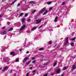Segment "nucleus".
Returning a JSON list of instances; mask_svg holds the SVG:
<instances>
[{
  "label": "nucleus",
  "mask_w": 76,
  "mask_h": 76,
  "mask_svg": "<svg viewBox=\"0 0 76 76\" xmlns=\"http://www.w3.org/2000/svg\"><path fill=\"white\" fill-rule=\"evenodd\" d=\"M45 8H44L43 9H42L39 12V13L40 14H41V13H42L44 11H45Z\"/></svg>",
  "instance_id": "1"
},
{
  "label": "nucleus",
  "mask_w": 76,
  "mask_h": 76,
  "mask_svg": "<svg viewBox=\"0 0 76 76\" xmlns=\"http://www.w3.org/2000/svg\"><path fill=\"white\" fill-rule=\"evenodd\" d=\"M65 41L66 42L65 43L64 45H67V44L68 43V37L66 38Z\"/></svg>",
  "instance_id": "2"
},
{
  "label": "nucleus",
  "mask_w": 76,
  "mask_h": 76,
  "mask_svg": "<svg viewBox=\"0 0 76 76\" xmlns=\"http://www.w3.org/2000/svg\"><path fill=\"white\" fill-rule=\"evenodd\" d=\"M28 59V57H25V58L24 59L23 61V62H25Z\"/></svg>",
  "instance_id": "3"
},
{
  "label": "nucleus",
  "mask_w": 76,
  "mask_h": 76,
  "mask_svg": "<svg viewBox=\"0 0 76 76\" xmlns=\"http://www.w3.org/2000/svg\"><path fill=\"white\" fill-rule=\"evenodd\" d=\"M25 28V25H23L20 28V30L22 31L23 29H24Z\"/></svg>",
  "instance_id": "4"
},
{
  "label": "nucleus",
  "mask_w": 76,
  "mask_h": 76,
  "mask_svg": "<svg viewBox=\"0 0 76 76\" xmlns=\"http://www.w3.org/2000/svg\"><path fill=\"white\" fill-rule=\"evenodd\" d=\"M41 22V20L38 19L36 20V23H39Z\"/></svg>",
  "instance_id": "5"
},
{
  "label": "nucleus",
  "mask_w": 76,
  "mask_h": 76,
  "mask_svg": "<svg viewBox=\"0 0 76 76\" xmlns=\"http://www.w3.org/2000/svg\"><path fill=\"white\" fill-rule=\"evenodd\" d=\"M60 68H59L57 70V71L56 72V73H58L59 72H60Z\"/></svg>",
  "instance_id": "6"
},
{
  "label": "nucleus",
  "mask_w": 76,
  "mask_h": 76,
  "mask_svg": "<svg viewBox=\"0 0 76 76\" xmlns=\"http://www.w3.org/2000/svg\"><path fill=\"white\" fill-rule=\"evenodd\" d=\"M76 66H75V65H73L72 67V70H74V69H76Z\"/></svg>",
  "instance_id": "7"
},
{
  "label": "nucleus",
  "mask_w": 76,
  "mask_h": 76,
  "mask_svg": "<svg viewBox=\"0 0 76 76\" xmlns=\"http://www.w3.org/2000/svg\"><path fill=\"white\" fill-rule=\"evenodd\" d=\"M8 68H9V67H7H7H5L4 68V70H3V72L5 71V70H7Z\"/></svg>",
  "instance_id": "8"
},
{
  "label": "nucleus",
  "mask_w": 76,
  "mask_h": 76,
  "mask_svg": "<svg viewBox=\"0 0 76 76\" xmlns=\"http://www.w3.org/2000/svg\"><path fill=\"white\" fill-rule=\"evenodd\" d=\"M30 3L31 4H35V3H37V2L34 1H31Z\"/></svg>",
  "instance_id": "9"
},
{
  "label": "nucleus",
  "mask_w": 76,
  "mask_h": 76,
  "mask_svg": "<svg viewBox=\"0 0 76 76\" xmlns=\"http://www.w3.org/2000/svg\"><path fill=\"white\" fill-rule=\"evenodd\" d=\"M25 18H23L22 19V23H24L25 22Z\"/></svg>",
  "instance_id": "10"
},
{
  "label": "nucleus",
  "mask_w": 76,
  "mask_h": 76,
  "mask_svg": "<svg viewBox=\"0 0 76 76\" xmlns=\"http://www.w3.org/2000/svg\"><path fill=\"white\" fill-rule=\"evenodd\" d=\"M50 64V62H48L45 63L44 65H45V66L46 65H48V64Z\"/></svg>",
  "instance_id": "11"
},
{
  "label": "nucleus",
  "mask_w": 76,
  "mask_h": 76,
  "mask_svg": "<svg viewBox=\"0 0 76 76\" xmlns=\"http://www.w3.org/2000/svg\"><path fill=\"white\" fill-rule=\"evenodd\" d=\"M57 19H58V17L56 16L55 19V22H57Z\"/></svg>",
  "instance_id": "12"
},
{
  "label": "nucleus",
  "mask_w": 76,
  "mask_h": 76,
  "mask_svg": "<svg viewBox=\"0 0 76 76\" xmlns=\"http://www.w3.org/2000/svg\"><path fill=\"white\" fill-rule=\"evenodd\" d=\"M5 59L7 60V61H9L10 60V59H9V58L8 57H6L5 58Z\"/></svg>",
  "instance_id": "13"
},
{
  "label": "nucleus",
  "mask_w": 76,
  "mask_h": 76,
  "mask_svg": "<svg viewBox=\"0 0 76 76\" xmlns=\"http://www.w3.org/2000/svg\"><path fill=\"white\" fill-rule=\"evenodd\" d=\"M11 55H13V56H15V53L14 52H11Z\"/></svg>",
  "instance_id": "14"
},
{
  "label": "nucleus",
  "mask_w": 76,
  "mask_h": 76,
  "mask_svg": "<svg viewBox=\"0 0 76 76\" xmlns=\"http://www.w3.org/2000/svg\"><path fill=\"white\" fill-rule=\"evenodd\" d=\"M48 12V11H47V10H46L45 12L43 13V15H46V14H47V13Z\"/></svg>",
  "instance_id": "15"
},
{
  "label": "nucleus",
  "mask_w": 76,
  "mask_h": 76,
  "mask_svg": "<svg viewBox=\"0 0 76 76\" xmlns=\"http://www.w3.org/2000/svg\"><path fill=\"white\" fill-rule=\"evenodd\" d=\"M13 29V28H11L10 29H9L8 31H12Z\"/></svg>",
  "instance_id": "16"
},
{
  "label": "nucleus",
  "mask_w": 76,
  "mask_h": 76,
  "mask_svg": "<svg viewBox=\"0 0 76 76\" xmlns=\"http://www.w3.org/2000/svg\"><path fill=\"white\" fill-rule=\"evenodd\" d=\"M37 28V27L35 26L33 28H31L32 31H34V30H35Z\"/></svg>",
  "instance_id": "17"
},
{
  "label": "nucleus",
  "mask_w": 76,
  "mask_h": 76,
  "mask_svg": "<svg viewBox=\"0 0 76 76\" xmlns=\"http://www.w3.org/2000/svg\"><path fill=\"white\" fill-rule=\"evenodd\" d=\"M6 34V31H4V32H2V34Z\"/></svg>",
  "instance_id": "18"
},
{
  "label": "nucleus",
  "mask_w": 76,
  "mask_h": 76,
  "mask_svg": "<svg viewBox=\"0 0 76 76\" xmlns=\"http://www.w3.org/2000/svg\"><path fill=\"white\" fill-rule=\"evenodd\" d=\"M37 10H34L32 12V13H35V12H37Z\"/></svg>",
  "instance_id": "19"
},
{
  "label": "nucleus",
  "mask_w": 76,
  "mask_h": 76,
  "mask_svg": "<svg viewBox=\"0 0 76 76\" xmlns=\"http://www.w3.org/2000/svg\"><path fill=\"white\" fill-rule=\"evenodd\" d=\"M16 1V0H15V1H13L11 4V5L12 6V4H13L14 3H15V2Z\"/></svg>",
  "instance_id": "20"
},
{
  "label": "nucleus",
  "mask_w": 76,
  "mask_h": 76,
  "mask_svg": "<svg viewBox=\"0 0 76 76\" xmlns=\"http://www.w3.org/2000/svg\"><path fill=\"white\" fill-rule=\"evenodd\" d=\"M36 62V61L35 60H34V61H33L32 62V63H34V64H35V62Z\"/></svg>",
  "instance_id": "21"
},
{
  "label": "nucleus",
  "mask_w": 76,
  "mask_h": 76,
  "mask_svg": "<svg viewBox=\"0 0 76 76\" xmlns=\"http://www.w3.org/2000/svg\"><path fill=\"white\" fill-rule=\"evenodd\" d=\"M16 62H18L19 61V59L18 58H17L16 61H15Z\"/></svg>",
  "instance_id": "22"
},
{
  "label": "nucleus",
  "mask_w": 76,
  "mask_h": 76,
  "mask_svg": "<svg viewBox=\"0 0 76 76\" xmlns=\"http://www.w3.org/2000/svg\"><path fill=\"white\" fill-rule=\"evenodd\" d=\"M76 39V38L74 37V38H72L71 39V41H74Z\"/></svg>",
  "instance_id": "23"
},
{
  "label": "nucleus",
  "mask_w": 76,
  "mask_h": 76,
  "mask_svg": "<svg viewBox=\"0 0 76 76\" xmlns=\"http://www.w3.org/2000/svg\"><path fill=\"white\" fill-rule=\"evenodd\" d=\"M56 64H57V63H55L53 65L54 67V66H56Z\"/></svg>",
  "instance_id": "24"
},
{
  "label": "nucleus",
  "mask_w": 76,
  "mask_h": 76,
  "mask_svg": "<svg viewBox=\"0 0 76 76\" xmlns=\"http://www.w3.org/2000/svg\"><path fill=\"white\" fill-rule=\"evenodd\" d=\"M66 67L65 66L64 68H63V70H66Z\"/></svg>",
  "instance_id": "25"
},
{
  "label": "nucleus",
  "mask_w": 76,
  "mask_h": 76,
  "mask_svg": "<svg viewBox=\"0 0 76 76\" xmlns=\"http://www.w3.org/2000/svg\"><path fill=\"white\" fill-rule=\"evenodd\" d=\"M23 15V13H21L20 14V16H22V15Z\"/></svg>",
  "instance_id": "26"
},
{
  "label": "nucleus",
  "mask_w": 76,
  "mask_h": 76,
  "mask_svg": "<svg viewBox=\"0 0 76 76\" xmlns=\"http://www.w3.org/2000/svg\"><path fill=\"white\" fill-rule=\"evenodd\" d=\"M31 21V20L29 19H28L27 20V22H30Z\"/></svg>",
  "instance_id": "27"
},
{
  "label": "nucleus",
  "mask_w": 76,
  "mask_h": 76,
  "mask_svg": "<svg viewBox=\"0 0 76 76\" xmlns=\"http://www.w3.org/2000/svg\"><path fill=\"white\" fill-rule=\"evenodd\" d=\"M40 61L41 62H42V61H44V60L43 59H40Z\"/></svg>",
  "instance_id": "28"
},
{
  "label": "nucleus",
  "mask_w": 76,
  "mask_h": 76,
  "mask_svg": "<svg viewBox=\"0 0 76 76\" xmlns=\"http://www.w3.org/2000/svg\"><path fill=\"white\" fill-rule=\"evenodd\" d=\"M71 46H74V44H73V43H71Z\"/></svg>",
  "instance_id": "29"
},
{
  "label": "nucleus",
  "mask_w": 76,
  "mask_h": 76,
  "mask_svg": "<svg viewBox=\"0 0 76 76\" xmlns=\"http://www.w3.org/2000/svg\"><path fill=\"white\" fill-rule=\"evenodd\" d=\"M28 15V13L26 14L25 15V17H26V16H27Z\"/></svg>",
  "instance_id": "30"
},
{
  "label": "nucleus",
  "mask_w": 76,
  "mask_h": 76,
  "mask_svg": "<svg viewBox=\"0 0 76 76\" xmlns=\"http://www.w3.org/2000/svg\"><path fill=\"white\" fill-rule=\"evenodd\" d=\"M48 74H46L45 75H44L43 76H47Z\"/></svg>",
  "instance_id": "31"
},
{
  "label": "nucleus",
  "mask_w": 76,
  "mask_h": 76,
  "mask_svg": "<svg viewBox=\"0 0 76 76\" xmlns=\"http://www.w3.org/2000/svg\"><path fill=\"white\" fill-rule=\"evenodd\" d=\"M51 3V2H48V4H50Z\"/></svg>",
  "instance_id": "32"
},
{
  "label": "nucleus",
  "mask_w": 76,
  "mask_h": 76,
  "mask_svg": "<svg viewBox=\"0 0 76 76\" xmlns=\"http://www.w3.org/2000/svg\"><path fill=\"white\" fill-rule=\"evenodd\" d=\"M35 72H36V70H34L32 72L33 73H35Z\"/></svg>",
  "instance_id": "33"
},
{
  "label": "nucleus",
  "mask_w": 76,
  "mask_h": 76,
  "mask_svg": "<svg viewBox=\"0 0 76 76\" xmlns=\"http://www.w3.org/2000/svg\"><path fill=\"white\" fill-rule=\"evenodd\" d=\"M51 43H52V42L51 41H50L49 42V44H51Z\"/></svg>",
  "instance_id": "34"
},
{
  "label": "nucleus",
  "mask_w": 76,
  "mask_h": 76,
  "mask_svg": "<svg viewBox=\"0 0 76 76\" xmlns=\"http://www.w3.org/2000/svg\"><path fill=\"white\" fill-rule=\"evenodd\" d=\"M55 74V73H53L51 74V75L52 76H53V75H54Z\"/></svg>",
  "instance_id": "35"
},
{
  "label": "nucleus",
  "mask_w": 76,
  "mask_h": 76,
  "mask_svg": "<svg viewBox=\"0 0 76 76\" xmlns=\"http://www.w3.org/2000/svg\"><path fill=\"white\" fill-rule=\"evenodd\" d=\"M40 56H41V57H44V55H40Z\"/></svg>",
  "instance_id": "36"
},
{
  "label": "nucleus",
  "mask_w": 76,
  "mask_h": 76,
  "mask_svg": "<svg viewBox=\"0 0 76 76\" xmlns=\"http://www.w3.org/2000/svg\"><path fill=\"white\" fill-rule=\"evenodd\" d=\"M43 50V48H41L39 49V50Z\"/></svg>",
  "instance_id": "37"
},
{
  "label": "nucleus",
  "mask_w": 76,
  "mask_h": 76,
  "mask_svg": "<svg viewBox=\"0 0 76 76\" xmlns=\"http://www.w3.org/2000/svg\"><path fill=\"white\" fill-rule=\"evenodd\" d=\"M12 72V70L11 69L10 71V73H11Z\"/></svg>",
  "instance_id": "38"
},
{
  "label": "nucleus",
  "mask_w": 76,
  "mask_h": 76,
  "mask_svg": "<svg viewBox=\"0 0 76 76\" xmlns=\"http://www.w3.org/2000/svg\"><path fill=\"white\" fill-rule=\"evenodd\" d=\"M62 4L63 5H64V4H65V2H63L62 3Z\"/></svg>",
  "instance_id": "39"
},
{
  "label": "nucleus",
  "mask_w": 76,
  "mask_h": 76,
  "mask_svg": "<svg viewBox=\"0 0 76 76\" xmlns=\"http://www.w3.org/2000/svg\"><path fill=\"white\" fill-rule=\"evenodd\" d=\"M45 67V66H40V67L41 68H44V67Z\"/></svg>",
  "instance_id": "40"
},
{
  "label": "nucleus",
  "mask_w": 76,
  "mask_h": 76,
  "mask_svg": "<svg viewBox=\"0 0 76 76\" xmlns=\"http://www.w3.org/2000/svg\"><path fill=\"white\" fill-rule=\"evenodd\" d=\"M29 75V73H27L26 75V76H28Z\"/></svg>",
  "instance_id": "41"
},
{
  "label": "nucleus",
  "mask_w": 76,
  "mask_h": 76,
  "mask_svg": "<svg viewBox=\"0 0 76 76\" xmlns=\"http://www.w3.org/2000/svg\"><path fill=\"white\" fill-rule=\"evenodd\" d=\"M20 4L19 3L18 4V6H20Z\"/></svg>",
  "instance_id": "42"
},
{
  "label": "nucleus",
  "mask_w": 76,
  "mask_h": 76,
  "mask_svg": "<svg viewBox=\"0 0 76 76\" xmlns=\"http://www.w3.org/2000/svg\"><path fill=\"white\" fill-rule=\"evenodd\" d=\"M41 27H42L41 26H39V27L38 29H40V28H41Z\"/></svg>",
  "instance_id": "43"
},
{
  "label": "nucleus",
  "mask_w": 76,
  "mask_h": 76,
  "mask_svg": "<svg viewBox=\"0 0 76 76\" xmlns=\"http://www.w3.org/2000/svg\"><path fill=\"white\" fill-rule=\"evenodd\" d=\"M52 9H53V8L52 7L50 8H49V10H51Z\"/></svg>",
  "instance_id": "44"
},
{
  "label": "nucleus",
  "mask_w": 76,
  "mask_h": 76,
  "mask_svg": "<svg viewBox=\"0 0 76 76\" xmlns=\"http://www.w3.org/2000/svg\"><path fill=\"white\" fill-rule=\"evenodd\" d=\"M29 63H30V62H27L26 64H29Z\"/></svg>",
  "instance_id": "45"
},
{
  "label": "nucleus",
  "mask_w": 76,
  "mask_h": 76,
  "mask_svg": "<svg viewBox=\"0 0 76 76\" xmlns=\"http://www.w3.org/2000/svg\"><path fill=\"white\" fill-rule=\"evenodd\" d=\"M47 23V22H45V23H44V24L45 25V24H46Z\"/></svg>",
  "instance_id": "46"
},
{
  "label": "nucleus",
  "mask_w": 76,
  "mask_h": 76,
  "mask_svg": "<svg viewBox=\"0 0 76 76\" xmlns=\"http://www.w3.org/2000/svg\"><path fill=\"white\" fill-rule=\"evenodd\" d=\"M32 60H35V58L34 57H33L32 58Z\"/></svg>",
  "instance_id": "47"
},
{
  "label": "nucleus",
  "mask_w": 76,
  "mask_h": 76,
  "mask_svg": "<svg viewBox=\"0 0 76 76\" xmlns=\"http://www.w3.org/2000/svg\"><path fill=\"white\" fill-rule=\"evenodd\" d=\"M22 49H19V50L20 51H22Z\"/></svg>",
  "instance_id": "48"
},
{
  "label": "nucleus",
  "mask_w": 76,
  "mask_h": 76,
  "mask_svg": "<svg viewBox=\"0 0 76 76\" xmlns=\"http://www.w3.org/2000/svg\"><path fill=\"white\" fill-rule=\"evenodd\" d=\"M27 54H28V53H29V51H28L26 52Z\"/></svg>",
  "instance_id": "49"
},
{
  "label": "nucleus",
  "mask_w": 76,
  "mask_h": 76,
  "mask_svg": "<svg viewBox=\"0 0 76 76\" xmlns=\"http://www.w3.org/2000/svg\"><path fill=\"white\" fill-rule=\"evenodd\" d=\"M61 76H64V75L63 74H62Z\"/></svg>",
  "instance_id": "50"
},
{
  "label": "nucleus",
  "mask_w": 76,
  "mask_h": 76,
  "mask_svg": "<svg viewBox=\"0 0 76 76\" xmlns=\"http://www.w3.org/2000/svg\"><path fill=\"white\" fill-rule=\"evenodd\" d=\"M6 27H4L2 28V29H4Z\"/></svg>",
  "instance_id": "51"
},
{
  "label": "nucleus",
  "mask_w": 76,
  "mask_h": 76,
  "mask_svg": "<svg viewBox=\"0 0 76 76\" xmlns=\"http://www.w3.org/2000/svg\"><path fill=\"white\" fill-rule=\"evenodd\" d=\"M1 69H2V67H1L0 68V70H1Z\"/></svg>",
  "instance_id": "52"
},
{
  "label": "nucleus",
  "mask_w": 76,
  "mask_h": 76,
  "mask_svg": "<svg viewBox=\"0 0 76 76\" xmlns=\"http://www.w3.org/2000/svg\"><path fill=\"white\" fill-rule=\"evenodd\" d=\"M30 69H32V67H31L30 68Z\"/></svg>",
  "instance_id": "53"
},
{
  "label": "nucleus",
  "mask_w": 76,
  "mask_h": 76,
  "mask_svg": "<svg viewBox=\"0 0 76 76\" xmlns=\"http://www.w3.org/2000/svg\"><path fill=\"white\" fill-rule=\"evenodd\" d=\"M2 16V15H0V18H1Z\"/></svg>",
  "instance_id": "54"
},
{
  "label": "nucleus",
  "mask_w": 76,
  "mask_h": 76,
  "mask_svg": "<svg viewBox=\"0 0 76 76\" xmlns=\"http://www.w3.org/2000/svg\"><path fill=\"white\" fill-rule=\"evenodd\" d=\"M9 22H7V23L9 24Z\"/></svg>",
  "instance_id": "55"
},
{
  "label": "nucleus",
  "mask_w": 76,
  "mask_h": 76,
  "mask_svg": "<svg viewBox=\"0 0 76 76\" xmlns=\"http://www.w3.org/2000/svg\"><path fill=\"white\" fill-rule=\"evenodd\" d=\"M8 20H10V18H8Z\"/></svg>",
  "instance_id": "56"
},
{
  "label": "nucleus",
  "mask_w": 76,
  "mask_h": 76,
  "mask_svg": "<svg viewBox=\"0 0 76 76\" xmlns=\"http://www.w3.org/2000/svg\"><path fill=\"white\" fill-rule=\"evenodd\" d=\"M0 25H1V24L0 23Z\"/></svg>",
  "instance_id": "57"
},
{
  "label": "nucleus",
  "mask_w": 76,
  "mask_h": 76,
  "mask_svg": "<svg viewBox=\"0 0 76 76\" xmlns=\"http://www.w3.org/2000/svg\"><path fill=\"white\" fill-rule=\"evenodd\" d=\"M74 58H75V57H74Z\"/></svg>",
  "instance_id": "58"
},
{
  "label": "nucleus",
  "mask_w": 76,
  "mask_h": 76,
  "mask_svg": "<svg viewBox=\"0 0 76 76\" xmlns=\"http://www.w3.org/2000/svg\"><path fill=\"white\" fill-rule=\"evenodd\" d=\"M75 44L76 45V44Z\"/></svg>",
  "instance_id": "59"
},
{
  "label": "nucleus",
  "mask_w": 76,
  "mask_h": 76,
  "mask_svg": "<svg viewBox=\"0 0 76 76\" xmlns=\"http://www.w3.org/2000/svg\"><path fill=\"white\" fill-rule=\"evenodd\" d=\"M63 58H64V57H63Z\"/></svg>",
  "instance_id": "60"
}]
</instances>
